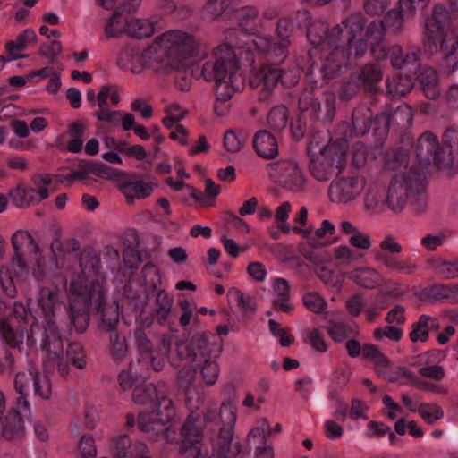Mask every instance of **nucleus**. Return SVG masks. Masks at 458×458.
<instances>
[{
    "instance_id": "nucleus-49",
    "label": "nucleus",
    "mask_w": 458,
    "mask_h": 458,
    "mask_svg": "<svg viewBox=\"0 0 458 458\" xmlns=\"http://www.w3.org/2000/svg\"><path fill=\"white\" fill-rule=\"evenodd\" d=\"M86 125L81 123H73L69 127L68 134L72 138L67 145V149L72 153H79L83 147V134Z\"/></svg>"
},
{
    "instance_id": "nucleus-10",
    "label": "nucleus",
    "mask_w": 458,
    "mask_h": 458,
    "mask_svg": "<svg viewBox=\"0 0 458 458\" xmlns=\"http://www.w3.org/2000/svg\"><path fill=\"white\" fill-rule=\"evenodd\" d=\"M435 21L428 23V36H424V47L431 53L442 55L440 68L451 74L458 70V38L454 33L443 34Z\"/></svg>"
},
{
    "instance_id": "nucleus-3",
    "label": "nucleus",
    "mask_w": 458,
    "mask_h": 458,
    "mask_svg": "<svg viewBox=\"0 0 458 458\" xmlns=\"http://www.w3.org/2000/svg\"><path fill=\"white\" fill-rule=\"evenodd\" d=\"M81 272L72 278L67 313L76 331L83 333L89 326L90 309L101 310L102 323L106 329L114 331L119 322V306L116 301L104 307L105 279L95 266L81 264Z\"/></svg>"
},
{
    "instance_id": "nucleus-27",
    "label": "nucleus",
    "mask_w": 458,
    "mask_h": 458,
    "mask_svg": "<svg viewBox=\"0 0 458 458\" xmlns=\"http://www.w3.org/2000/svg\"><path fill=\"white\" fill-rule=\"evenodd\" d=\"M135 338L140 351L141 352V359L138 360L140 364L147 368L149 364L152 365L156 371L163 369L165 359L168 360V354H164L160 352L162 344L154 355L152 353V345L150 341L147 338L141 329L136 330ZM166 341L164 339L162 342ZM163 344V343H161Z\"/></svg>"
},
{
    "instance_id": "nucleus-4",
    "label": "nucleus",
    "mask_w": 458,
    "mask_h": 458,
    "mask_svg": "<svg viewBox=\"0 0 458 458\" xmlns=\"http://www.w3.org/2000/svg\"><path fill=\"white\" fill-rule=\"evenodd\" d=\"M239 59L252 64L253 55L249 50L236 53L230 45L223 44L214 49L211 58L203 65V77L215 83V113L218 116L227 113L229 100L244 85Z\"/></svg>"
},
{
    "instance_id": "nucleus-12",
    "label": "nucleus",
    "mask_w": 458,
    "mask_h": 458,
    "mask_svg": "<svg viewBox=\"0 0 458 458\" xmlns=\"http://www.w3.org/2000/svg\"><path fill=\"white\" fill-rule=\"evenodd\" d=\"M238 24L242 31L252 35V44L257 50H267L269 46V35L271 26L264 21L259 15V11L254 6H243L237 11Z\"/></svg>"
},
{
    "instance_id": "nucleus-17",
    "label": "nucleus",
    "mask_w": 458,
    "mask_h": 458,
    "mask_svg": "<svg viewBox=\"0 0 458 458\" xmlns=\"http://www.w3.org/2000/svg\"><path fill=\"white\" fill-rule=\"evenodd\" d=\"M403 251L402 245L393 235H386L379 242V250H374V259L388 269L405 275H411L417 268L416 265L400 260L392 254Z\"/></svg>"
},
{
    "instance_id": "nucleus-59",
    "label": "nucleus",
    "mask_w": 458,
    "mask_h": 458,
    "mask_svg": "<svg viewBox=\"0 0 458 458\" xmlns=\"http://www.w3.org/2000/svg\"><path fill=\"white\" fill-rule=\"evenodd\" d=\"M435 271L442 279L458 277V259L450 261H441L435 267Z\"/></svg>"
},
{
    "instance_id": "nucleus-30",
    "label": "nucleus",
    "mask_w": 458,
    "mask_h": 458,
    "mask_svg": "<svg viewBox=\"0 0 458 458\" xmlns=\"http://www.w3.org/2000/svg\"><path fill=\"white\" fill-rule=\"evenodd\" d=\"M12 243L21 267L24 266L21 259L25 255L37 254L38 252V246L35 242L34 238L26 231H17L12 237Z\"/></svg>"
},
{
    "instance_id": "nucleus-15",
    "label": "nucleus",
    "mask_w": 458,
    "mask_h": 458,
    "mask_svg": "<svg viewBox=\"0 0 458 458\" xmlns=\"http://www.w3.org/2000/svg\"><path fill=\"white\" fill-rule=\"evenodd\" d=\"M371 52L377 60L388 58L391 65L395 69H403L407 72L417 74L420 68V63L417 52L403 53L399 45L390 46L388 48L382 42H375L371 46Z\"/></svg>"
},
{
    "instance_id": "nucleus-20",
    "label": "nucleus",
    "mask_w": 458,
    "mask_h": 458,
    "mask_svg": "<svg viewBox=\"0 0 458 458\" xmlns=\"http://www.w3.org/2000/svg\"><path fill=\"white\" fill-rule=\"evenodd\" d=\"M15 389L18 394H24L32 384L33 394L36 398L48 400L52 395V384L45 373L36 370H28L17 373L15 377Z\"/></svg>"
},
{
    "instance_id": "nucleus-11",
    "label": "nucleus",
    "mask_w": 458,
    "mask_h": 458,
    "mask_svg": "<svg viewBox=\"0 0 458 458\" xmlns=\"http://www.w3.org/2000/svg\"><path fill=\"white\" fill-rule=\"evenodd\" d=\"M314 46L313 53L320 54L319 70L325 82L333 80L347 65V61L351 53L347 48L339 47L335 44H327L321 42L312 44Z\"/></svg>"
},
{
    "instance_id": "nucleus-22",
    "label": "nucleus",
    "mask_w": 458,
    "mask_h": 458,
    "mask_svg": "<svg viewBox=\"0 0 458 458\" xmlns=\"http://www.w3.org/2000/svg\"><path fill=\"white\" fill-rule=\"evenodd\" d=\"M364 210L370 215L384 213L386 209V185L377 177L365 176V186L362 190Z\"/></svg>"
},
{
    "instance_id": "nucleus-64",
    "label": "nucleus",
    "mask_w": 458,
    "mask_h": 458,
    "mask_svg": "<svg viewBox=\"0 0 458 458\" xmlns=\"http://www.w3.org/2000/svg\"><path fill=\"white\" fill-rule=\"evenodd\" d=\"M305 307L312 312L320 313L327 307L326 301L317 293H308L303 296Z\"/></svg>"
},
{
    "instance_id": "nucleus-19",
    "label": "nucleus",
    "mask_w": 458,
    "mask_h": 458,
    "mask_svg": "<svg viewBox=\"0 0 458 458\" xmlns=\"http://www.w3.org/2000/svg\"><path fill=\"white\" fill-rule=\"evenodd\" d=\"M404 12L396 5L389 10L383 20H375L369 23L367 35L374 38V42H381L384 34H401L404 30Z\"/></svg>"
},
{
    "instance_id": "nucleus-55",
    "label": "nucleus",
    "mask_w": 458,
    "mask_h": 458,
    "mask_svg": "<svg viewBox=\"0 0 458 458\" xmlns=\"http://www.w3.org/2000/svg\"><path fill=\"white\" fill-rule=\"evenodd\" d=\"M89 170L96 176L112 181H120L123 177L122 171L101 163L92 165Z\"/></svg>"
},
{
    "instance_id": "nucleus-23",
    "label": "nucleus",
    "mask_w": 458,
    "mask_h": 458,
    "mask_svg": "<svg viewBox=\"0 0 458 458\" xmlns=\"http://www.w3.org/2000/svg\"><path fill=\"white\" fill-rule=\"evenodd\" d=\"M293 30V24L289 18L284 17L278 20L276 36L279 42H273L269 37V46L267 50H261V53L266 55L267 60L275 64H279L285 60Z\"/></svg>"
},
{
    "instance_id": "nucleus-2",
    "label": "nucleus",
    "mask_w": 458,
    "mask_h": 458,
    "mask_svg": "<svg viewBox=\"0 0 458 458\" xmlns=\"http://www.w3.org/2000/svg\"><path fill=\"white\" fill-rule=\"evenodd\" d=\"M206 55V45L194 35L183 30H169L156 37L141 54L131 47L124 48L118 62L122 64L128 59L133 72L147 68L159 75H167L182 71L189 59Z\"/></svg>"
},
{
    "instance_id": "nucleus-58",
    "label": "nucleus",
    "mask_w": 458,
    "mask_h": 458,
    "mask_svg": "<svg viewBox=\"0 0 458 458\" xmlns=\"http://www.w3.org/2000/svg\"><path fill=\"white\" fill-rule=\"evenodd\" d=\"M0 285L6 296L13 298L16 295L14 279L10 268L6 266H2L0 268Z\"/></svg>"
},
{
    "instance_id": "nucleus-38",
    "label": "nucleus",
    "mask_w": 458,
    "mask_h": 458,
    "mask_svg": "<svg viewBox=\"0 0 458 458\" xmlns=\"http://www.w3.org/2000/svg\"><path fill=\"white\" fill-rule=\"evenodd\" d=\"M413 76L420 82L422 90L428 98L435 99L439 96L437 74L434 69L426 67L421 70L420 67L418 73L413 74Z\"/></svg>"
},
{
    "instance_id": "nucleus-50",
    "label": "nucleus",
    "mask_w": 458,
    "mask_h": 458,
    "mask_svg": "<svg viewBox=\"0 0 458 458\" xmlns=\"http://www.w3.org/2000/svg\"><path fill=\"white\" fill-rule=\"evenodd\" d=\"M371 114L368 108H357L352 114V125L357 134L364 135L369 131Z\"/></svg>"
},
{
    "instance_id": "nucleus-13",
    "label": "nucleus",
    "mask_w": 458,
    "mask_h": 458,
    "mask_svg": "<svg viewBox=\"0 0 458 458\" xmlns=\"http://www.w3.org/2000/svg\"><path fill=\"white\" fill-rule=\"evenodd\" d=\"M269 176L284 189L293 193H303L307 179L293 160H280L268 165Z\"/></svg>"
},
{
    "instance_id": "nucleus-35",
    "label": "nucleus",
    "mask_w": 458,
    "mask_h": 458,
    "mask_svg": "<svg viewBox=\"0 0 458 458\" xmlns=\"http://www.w3.org/2000/svg\"><path fill=\"white\" fill-rule=\"evenodd\" d=\"M253 146L258 155L264 158H273L278 153L276 138L267 131H259L255 134Z\"/></svg>"
},
{
    "instance_id": "nucleus-37",
    "label": "nucleus",
    "mask_w": 458,
    "mask_h": 458,
    "mask_svg": "<svg viewBox=\"0 0 458 458\" xmlns=\"http://www.w3.org/2000/svg\"><path fill=\"white\" fill-rule=\"evenodd\" d=\"M156 184L151 181L135 180L122 185V191L127 202H132L134 198L145 199L151 195Z\"/></svg>"
},
{
    "instance_id": "nucleus-54",
    "label": "nucleus",
    "mask_w": 458,
    "mask_h": 458,
    "mask_svg": "<svg viewBox=\"0 0 458 458\" xmlns=\"http://www.w3.org/2000/svg\"><path fill=\"white\" fill-rule=\"evenodd\" d=\"M247 135L242 131H228L224 137V146L231 153H236L242 149Z\"/></svg>"
},
{
    "instance_id": "nucleus-39",
    "label": "nucleus",
    "mask_w": 458,
    "mask_h": 458,
    "mask_svg": "<svg viewBox=\"0 0 458 458\" xmlns=\"http://www.w3.org/2000/svg\"><path fill=\"white\" fill-rule=\"evenodd\" d=\"M55 176L50 174H38L32 176V190L35 191L38 202L47 199L51 193L56 191Z\"/></svg>"
},
{
    "instance_id": "nucleus-9",
    "label": "nucleus",
    "mask_w": 458,
    "mask_h": 458,
    "mask_svg": "<svg viewBox=\"0 0 458 458\" xmlns=\"http://www.w3.org/2000/svg\"><path fill=\"white\" fill-rule=\"evenodd\" d=\"M218 419L221 428L218 435L211 439L213 452L220 457H234L241 453L242 445L233 439L237 406L233 400L226 399L222 403Z\"/></svg>"
},
{
    "instance_id": "nucleus-28",
    "label": "nucleus",
    "mask_w": 458,
    "mask_h": 458,
    "mask_svg": "<svg viewBox=\"0 0 458 458\" xmlns=\"http://www.w3.org/2000/svg\"><path fill=\"white\" fill-rule=\"evenodd\" d=\"M458 19V4L454 1H449L446 4H437L433 9L432 17H429L425 21V35L428 36V23L435 21L437 24V29L443 34L454 33L451 30H445L444 23L452 20Z\"/></svg>"
},
{
    "instance_id": "nucleus-61",
    "label": "nucleus",
    "mask_w": 458,
    "mask_h": 458,
    "mask_svg": "<svg viewBox=\"0 0 458 458\" xmlns=\"http://www.w3.org/2000/svg\"><path fill=\"white\" fill-rule=\"evenodd\" d=\"M335 259L341 265H351L352 262L361 258L362 255L357 256L356 252L348 245L342 244L334 249Z\"/></svg>"
},
{
    "instance_id": "nucleus-63",
    "label": "nucleus",
    "mask_w": 458,
    "mask_h": 458,
    "mask_svg": "<svg viewBox=\"0 0 458 458\" xmlns=\"http://www.w3.org/2000/svg\"><path fill=\"white\" fill-rule=\"evenodd\" d=\"M111 343V354L114 359L120 360L126 352L127 346L123 336L112 331L109 335Z\"/></svg>"
},
{
    "instance_id": "nucleus-1",
    "label": "nucleus",
    "mask_w": 458,
    "mask_h": 458,
    "mask_svg": "<svg viewBox=\"0 0 458 458\" xmlns=\"http://www.w3.org/2000/svg\"><path fill=\"white\" fill-rule=\"evenodd\" d=\"M132 398L136 403L148 406L138 414L137 421L139 429L148 438L176 444L183 458H199L201 455L204 425L196 411L203 403L200 394L193 390L187 391L186 403L191 412L180 428V418L172 400L165 395L158 396L152 384L137 386Z\"/></svg>"
},
{
    "instance_id": "nucleus-34",
    "label": "nucleus",
    "mask_w": 458,
    "mask_h": 458,
    "mask_svg": "<svg viewBox=\"0 0 458 458\" xmlns=\"http://www.w3.org/2000/svg\"><path fill=\"white\" fill-rule=\"evenodd\" d=\"M440 327L437 318L426 314L421 315L418 321L412 325V329L409 334L411 342H426L429 337L430 330H437Z\"/></svg>"
},
{
    "instance_id": "nucleus-16",
    "label": "nucleus",
    "mask_w": 458,
    "mask_h": 458,
    "mask_svg": "<svg viewBox=\"0 0 458 458\" xmlns=\"http://www.w3.org/2000/svg\"><path fill=\"white\" fill-rule=\"evenodd\" d=\"M415 156L423 167H427L431 162H435L439 167L446 166L451 162V151L441 148L437 136L431 131H425L418 139Z\"/></svg>"
},
{
    "instance_id": "nucleus-46",
    "label": "nucleus",
    "mask_w": 458,
    "mask_h": 458,
    "mask_svg": "<svg viewBox=\"0 0 458 458\" xmlns=\"http://www.w3.org/2000/svg\"><path fill=\"white\" fill-rule=\"evenodd\" d=\"M216 359L211 358L197 363L201 378L207 386L215 385L218 379L220 368Z\"/></svg>"
},
{
    "instance_id": "nucleus-29",
    "label": "nucleus",
    "mask_w": 458,
    "mask_h": 458,
    "mask_svg": "<svg viewBox=\"0 0 458 458\" xmlns=\"http://www.w3.org/2000/svg\"><path fill=\"white\" fill-rule=\"evenodd\" d=\"M159 18L152 16L146 19L132 18L127 24V35L135 38H147L161 29Z\"/></svg>"
},
{
    "instance_id": "nucleus-7",
    "label": "nucleus",
    "mask_w": 458,
    "mask_h": 458,
    "mask_svg": "<svg viewBox=\"0 0 458 458\" xmlns=\"http://www.w3.org/2000/svg\"><path fill=\"white\" fill-rule=\"evenodd\" d=\"M347 150L345 140L332 141L327 131L314 133L308 148L311 176L318 182H327L340 175L346 166Z\"/></svg>"
},
{
    "instance_id": "nucleus-42",
    "label": "nucleus",
    "mask_w": 458,
    "mask_h": 458,
    "mask_svg": "<svg viewBox=\"0 0 458 458\" xmlns=\"http://www.w3.org/2000/svg\"><path fill=\"white\" fill-rule=\"evenodd\" d=\"M8 196L14 206L20 208H29L39 203L35 191L29 186L19 185L10 190Z\"/></svg>"
},
{
    "instance_id": "nucleus-40",
    "label": "nucleus",
    "mask_w": 458,
    "mask_h": 458,
    "mask_svg": "<svg viewBox=\"0 0 458 458\" xmlns=\"http://www.w3.org/2000/svg\"><path fill=\"white\" fill-rule=\"evenodd\" d=\"M414 76L407 72L405 75L394 74L386 79L387 92L393 97H403L411 91Z\"/></svg>"
},
{
    "instance_id": "nucleus-24",
    "label": "nucleus",
    "mask_w": 458,
    "mask_h": 458,
    "mask_svg": "<svg viewBox=\"0 0 458 458\" xmlns=\"http://www.w3.org/2000/svg\"><path fill=\"white\" fill-rule=\"evenodd\" d=\"M335 96L328 93L326 96L324 110L313 95L311 89L306 88L301 94L298 101L301 112L310 111L311 114L323 121H331L335 115Z\"/></svg>"
},
{
    "instance_id": "nucleus-44",
    "label": "nucleus",
    "mask_w": 458,
    "mask_h": 458,
    "mask_svg": "<svg viewBox=\"0 0 458 458\" xmlns=\"http://www.w3.org/2000/svg\"><path fill=\"white\" fill-rule=\"evenodd\" d=\"M383 73L381 68L375 64H367L364 65L357 77V82L369 89H374L382 79Z\"/></svg>"
},
{
    "instance_id": "nucleus-36",
    "label": "nucleus",
    "mask_w": 458,
    "mask_h": 458,
    "mask_svg": "<svg viewBox=\"0 0 458 458\" xmlns=\"http://www.w3.org/2000/svg\"><path fill=\"white\" fill-rule=\"evenodd\" d=\"M348 278L357 284L369 289L376 288L383 280L377 270L369 267H359L351 271L348 274Z\"/></svg>"
},
{
    "instance_id": "nucleus-14",
    "label": "nucleus",
    "mask_w": 458,
    "mask_h": 458,
    "mask_svg": "<svg viewBox=\"0 0 458 458\" xmlns=\"http://www.w3.org/2000/svg\"><path fill=\"white\" fill-rule=\"evenodd\" d=\"M364 186L363 174L338 175L332 180L328 187V199L337 205L350 204L361 196Z\"/></svg>"
},
{
    "instance_id": "nucleus-5",
    "label": "nucleus",
    "mask_w": 458,
    "mask_h": 458,
    "mask_svg": "<svg viewBox=\"0 0 458 458\" xmlns=\"http://www.w3.org/2000/svg\"><path fill=\"white\" fill-rule=\"evenodd\" d=\"M368 20L360 12L348 14L331 28L323 20L313 21L308 28L307 37L311 44L327 42L349 50L356 58H360L374 38L368 37Z\"/></svg>"
},
{
    "instance_id": "nucleus-21",
    "label": "nucleus",
    "mask_w": 458,
    "mask_h": 458,
    "mask_svg": "<svg viewBox=\"0 0 458 458\" xmlns=\"http://www.w3.org/2000/svg\"><path fill=\"white\" fill-rule=\"evenodd\" d=\"M25 313L23 305L15 303L13 313L0 320V339L9 346H18L23 341Z\"/></svg>"
},
{
    "instance_id": "nucleus-62",
    "label": "nucleus",
    "mask_w": 458,
    "mask_h": 458,
    "mask_svg": "<svg viewBox=\"0 0 458 458\" xmlns=\"http://www.w3.org/2000/svg\"><path fill=\"white\" fill-rule=\"evenodd\" d=\"M66 355L76 368L83 369L86 366L85 354L81 344L76 343L69 344Z\"/></svg>"
},
{
    "instance_id": "nucleus-18",
    "label": "nucleus",
    "mask_w": 458,
    "mask_h": 458,
    "mask_svg": "<svg viewBox=\"0 0 458 458\" xmlns=\"http://www.w3.org/2000/svg\"><path fill=\"white\" fill-rule=\"evenodd\" d=\"M413 194L411 181L403 174H395L386 186L387 209L399 214L403 211Z\"/></svg>"
},
{
    "instance_id": "nucleus-33",
    "label": "nucleus",
    "mask_w": 458,
    "mask_h": 458,
    "mask_svg": "<svg viewBox=\"0 0 458 458\" xmlns=\"http://www.w3.org/2000/svg\"><path fill=\"white\" fill-rule=\"evenodd\" d=\"M275 298L273 305L280 311L290 313L293 310V305L290 302V285L289 283L281 277H276L272 283Z\"/></svg>"
},
{
    "instance_id": "nucleus-60",
    "label": "nucleus",
    "mask_w": 458,
    "mask_h": 458,
    "mask_svg": "<svg viewBox=\"0 0 458 458\" xmlns=\"http://www.w3.org/2000/svg\"><path fill=\"white\" fill-rule=\"evenodd\" d=\"M403 335V329L397 326H385L377 327L373 332L374 337L378 341L387 338L391 341L398 342L402 339Z\"/></svg>"
},
{
    "instance_id": "nucleus-25",
    "label": "nucleus",
    "mask_w": 458,
    "mask_h": 458,
    "mask_svg": "<svg viewBox=\"0 0 458 458\" xmlns=\"http://www.w3.org/2000/svg\"><path fill=\"white\" fill-rule=\"evenodd\" d=\"M282 77V70L273 65H265L253 70L250 76V85L253 89H259V99L266 101Z\"/></svg>"
},
{
    "instance_id": "nucleus-51",
    "label": "nucleus",
    "mask_w": 458,
    "mask_h": 458,
    "mask_svg": "<svg viewBox=\"0 0 458 458\" xmlns=\"http://www.w3.org/2000/svg\"><path fill=\"white\" fill-rule=\"evenodd\" d=\"M229 294L235 299L241 311L245 315H251L255 312L257 305L255 299L250 294L243 293L238 288H231Z\"/></svg>"
},
{
    "instance_id": "nucleus-52",
    "label": "nucleus",
    "mask_w": 458,
    "mask_h": 458,
    "mask_svg": "<svg viewBox=\"0 0 458 458\" xmlns=\"http://www.w3.org/2000/svg\"><path fill=\"white\" fill-rule=\"evenodd\" d=\"M430 4V0H398L397 6L401 8L407 18H413L422 13Z\"/></svg>"
},
{
    "instance_id": "nucleus-57",
    "label": "nucleus",
    "mask_w": 458,
    "mask_h": 458,
    "mask_svg": "<svg viewBox=\"0 0 458 458\" xmlns=\"http://www.w3.org/2000/svg\"><path fill=\"white\" fill-rule=\"evenodd\" d=\"M362 355L380 368H386L389 365L388 359L376 345L365 344L362 348Z\"/></svg>"
},
{
    "instance_id": "nucleus-43",
    "label": "nucleus",
    "mask_w": 458,
    "mask_h": 458,
    "mask_svg": "<svg viewBox=\"0 0 458 458\" xmlns=\"http://www.w3.org/2000/svg\"><path fill=\"white\" fill-rule=\"evenodd\" d=\"M147 368L140 364L139 360L130 363L127 370H123L119 374V383L123 389H130L138 379H142L148 377Z\"/></svg>"
},
{
    "instance_id": "nucleus-45",
    "label": "nucleus",
    "mask_w": 458,
    "mask_h": 458,
    "mask_svg": "<svg viewBox=\"0 0 458 458\" xmlns=\"http://www.w3.org/2000/svg\"><path fill=\"white\" fill-rule=\"evenodd\" d=\"M174 305L173 296L165 291H159L155 301V315L159 324H164L172 310Z\"/></svg>"
},
{
    "instance_id": "nucleus-8",
    "label": "nucleus",
    "mask_w": 458,
    "mask_h": 458,
    "mask_svg": "<svg viewBox=\"0 0 458 458\" xmlns=\"http://www.w3.org/2000/svg\"><path fill=\"white\" fill-rule=\"evenodd\" d=\"M222 344L213 342L205 332L193 335L188 342L176 343L174 350L171 344L164 341L160 352L168 354V360L173 366H179V362L189 359L199 363L211 358H217L222 352Z\"/></svg>"
},
{
    "instance_id": "nucleus-56",
    "label": "nucleus",
    "mask_w": 458,
    "mask_h": 458,
    "mask_svg": "<svg viewBox=\"0 0 458 458\" xmlns=\"http://www.w3.org/2000/svg\"><path fill=\"white\" fill-rule=\"evenodd\" d=\"M232 4L233 0H208L203 8V12L207 17L216 19L220 17Z\"/></svg>"
},
{
    "instance_id": "nucleus-6",
    "label": "nucleus",
    "mask_w": 458,
    "mask_h": 458,
    "mask_svg": "<svg viewBox=\"0 0 458 458\" xmlns=\"http://www.w3.org/2000/svg\"><path fill=\"white\" fill-rule=\"evenodd\" d=\"M37 307L41 321L31 323L27 335L29 344L38 343L39 348L48 360H57L64 352V344L56 325L57 315L64 307L63 299L55 289L43 287L37 296Z\"/></svg>"
},
{
    "instance_id": "nucleus-53",
    "label": "nucleus",
    "mask_w": 458,
    "mask_h": 458,
    "mask_svg": "<svg viewBox=\"0 0 458 458\" xmlns=\"http://www.w3.org/2000/svg\"><path fill=\"white\" fill-rule=\"evenodd\" d=\"M272 428L267 419H260L256 422V425L250 430L247 440L249 443L259 442L266 440L267 437L271 436Z\"/></svg>"
},
{
    "instance_id": "nucleus-48",
    "label": "nucleus",
    "mask_w": 458,
    "mask_h": 458,
    "mask_svg": "<svg viewBox=\"0 0 458 458\" xmlns=\"http://www.w3.org/2000/svg\"><path fill=\"white\" fill-rule=\"evenodd\" d=\"M288 110L284 105L274 106L267 114V124L275 131L284 130L288 123Z\"/></svg>"
},
{
    "instance_id": "nucleus-47",
    "label": "nucleus",
    "mask_w": 458,
    "mask_h": 458,
    "mask_svg": "<svg viewBox=\"0 0 458 458\" xmlns=\"http://www.w3.org/2000/svg\"><path fill=\"white\" fill-rule=\"evenodd\" d=\"M420 417L428 425H434L445 416L443 408L437 403H420Z\"/></svg>"
},
{
    "instance_id": "nucleus-32",
    "label": "nucleus",
    "mask_w": 458,
    "mask_h": 458,
    "mask_svg": "<svg viewBox=\"0 0 458 458\" xmlns=\"http://www.w3.org/2000/svg\"><path fill=\"white\" fill-rule=\"evenodd\" d=\"M37 42V34L31 29H27L20 33L15 40H9L5 43V50L11 59L24 58L26 55L20 52L26 50L30 44Z\"/></svg>"
},
{
    "instance_id": "nucleus-31",
    "label": "nucleus",
    "mask_w": 458,
    "mask_h": 458,
    "mask_svg": "<svg viewBox=\"0 0 458 458\" xmlns=\"http://www.w3.org/2000/svg\"><path fill=\"white\" fill-rule=\"evenodd\" d=\"M340 231L348 236L351 246L362 250L371 247V237L369 233L360 231L350 221H342L339 225Z\"/></svg>"
},
{
    "instance_id": "nucleus-26",
    "label": "nucleus",
    "mask_w": 458,
    "mask_h": 458,
    "mask_svg": "<svg viewBox=\"0 0 458 458\" xmlns=\"http://www.w3.org/2000/svg\"><path fill=\"white\" fill-rule=\"evenodd\" d=\"M140 4V0H126L120 4L105 24L106 37L115 38L123 33L127 34V24L130 20L125 18L124 13L135 12Z\"/></svg>"
},
{
    "instance_id": "nucleus-41",
    "label": "nucleus",
    "mask_w": 458,
    "mask_h": 458,
    "mask_svg": "<svg viewBox=\"0 0 458 458\" xmlns=\"http://www.w3.org/2000/svg\"><path fill=\"white\" fill-rule=\"evenodd\" d=\"M2 435L8 440L18 439L24 436L23 420L17 412H11L2 422Z\"/></svg>"
}]
</instances>
